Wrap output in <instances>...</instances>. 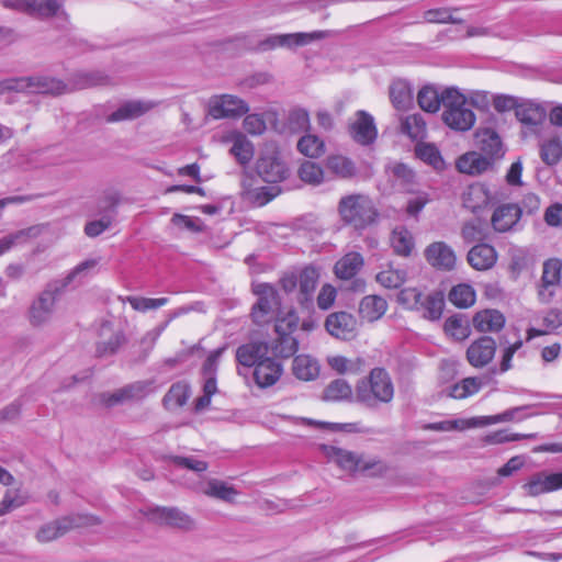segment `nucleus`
<instances>
[{
    "instance_id": "f257e3e1",
    "label": "nucleus",
    "mask_w": 562,
    "mask_h": 562,
    "mask_svg": "<svg viewBox=\"0 0 562 562\" xmlns=\"http://www.w3.org/2000/svg\"><path fill=\"white\" fill-rule=\"evenodd\" d=\"M394 397V385L390 374L383 368H374L369 376L358 381L355 398L369 408L390 403Z\"/></svg>"
},
{
    "instance_id": "f03ea898",
    "label": "nucleus",
    "mask_w": 562,
    "mask_h": 562,
    "mask_svg": "<svg viewBox=\"0 0 562 562\" xmlns=\"http://www.w3.org/2000/svg\"><path fill=\"white\" fill-rule=\"evenodd\" d=\"M337 209L341 221L356 229H364L373 224L378 216L372 200L360 193L342 196Z\"/></svg>"
},
{
    "instance_id": "7ed1b4c3",
    "label": "nucleus",
    "mask_w": 562,
    "mask_h": 562,
    "mask_svg": "<svg viewBox=\"0 0 562 562\" xmlns=\"http://www.w3.org/2000/svg\"><path fill=\"white\" fill-rule=\"evenodd\" d=\"M442 121L453 131L467 132L475 124V114L469 108L464 94L456 88L443 90Z\"/></svg>"
},
{
    "instance_id": "20e7f679",
    "label": "nucleus",
    "mask_w": 562,
    "mask_h": 562,
    "mask_svg": "<svg viewBox=\"0 0 562 562\" xmlns=\"http://www.w3.org/2000/svg\"><path fill=\"white\" fill-rule=\"evenodd\" d=\"M63 81L49 77L10 78L0 82V93L5 91L61 94L66 91Z\"/></svg>"
},
{
    "instance_id": "39448f33",
    "label": "nucleus",
    "mask_w": 562,
    "mask_h": 562,
    "mask_svg": "<svg viewBox=\"0 0 562 562\" xmlns=\"http://www.w3.org/2000/svg\"><path fill=\"white\" fill-rule=\"evenodd\" d=\"M64 291L63 284H59L56 280L46 284L45 289L30 305L29 321L32 326L40 327L52 319L56 302Z\"/></svg>"
},
{
    "instance_id": "423d86ee",
    "label": "nucleus",
    "mask_w": 562,
    "mask_h": 562,
    "mask_svg": "<svg viewBox=\"0 0 562 562\" xmlns=\"http://www.w3.org/2000/svg\"><path fill=\"white\" fill-rule=\"evenodd\" d=\"M258 296L251 308V318L257 325L270 323L278 315L281 300L277 289L269 283L257 284L254 289Z\"/></svg>"
},
{
    "instance_id": "0eeeda50",
    "label": "nucleus",
    "mask_w": 562,
    "mask_h": 562,
    "mask_svg": "<svg viewBox=\"0 0 562 562\" xmlns=\"http://www.w3.org/2000/svg\"><path fill=\"white\" fill-rule=\"evenodd\" d=\"M256 170L259 177L270 183H277L288 177L289 169L280 157V153L274 146L266 147L256 164Z\"/></svg>"
},
{
    "instance_id": "6e6552de",
    "label": "nucleus",
    "mask_w": 562,
    "mask_h": 562,
    "mask_svg": "<svg viewBox=\"0 0 562 562\" xmlns=\"http://www.w3.org/2000/svg\"><path fill=\"white\" fill-rule=\"evenodd\" d=\"M247 103L233 94L214 95L209 101V114L215 119L240 117L248 112Z\"/></svg>"
},
{
    "instance_id": "1a4fd4ad",
    "label": "nucleus",
    "mask_w": 562,
    "mask_h": 562,
    "mask_svg": "<svg viewBox=\"0 0 562 562\" xmlns=\"http://www.w3.org/2000/svg\"><path fill=\"white\" fill-rule=\"evenodd\" d=\"M521 488L530 497L552 493L562 488V471H539L529 476Z\"/></svg>"
},
{
    "instance_id": "9d476101",
    "label": "nucleus",
    "mask_w": 562,
    "mask_h": 562,
    "mask_svg": "<svg viewBox=\"0 0 562 562\" xmlns=\"http://www.w3.org/2000/svg\"><path fill=\"white\" fill-rule=\"evenodd\" d=\"M319 451L328 462L336 464L340 470L350 474L359 472L362 452L350 451L334 445H321Z\"/></svg>"
},
{
    "instance_id": "9b49d317",
    "label": "nucleus",
    "mask_w": 562,
    "mask_h": 562,
    "mask_svg": "<svg viewBox=\"0 0 562 562\" xmlns=\"http://www.w3.org/2000/svg\"><path fill=\"white\" fill-rule=\"evenodd\" d=\"M562 260L550 258L543 262L541 282L538 290L539 299L547 303L555 292V288L561 283Z\"/></svg>"
},
{
    "instance_id": "f8f14e48",
    "label": "nucleus",
    "mask_w": 562,
    "mask_h": 562,
    "mask_svg": "<svg viewBox=\"0 0 562 562\" xmlns=\"http://www.w3.org/2000/svg\"><path fill=\"white\" fill-rule=\"evenodd\" d=\"M150 520L183 530L194 528V520L177 507H153L147 513Z\"/></svg>"
},
{
    "instance_id": "ddd939ff",
    "label": "nucleus",
    "mask_w": 562,
    "mask_h": 562,
    "mask_svg": "<svg viewBox=\"0 0 562 562\" xmlns=\"http://www.w3.org/2000/svg\"><path fill=\"white\" fill-rule=\"evenodd\" d=\"M426 261L436 270L451 271L457 263L453 249L445 241H434L424 250Z\"/></svg>"
},
{
    "instance_id": "4468645a",
    "label": "nucleus",
    "mask_w": 562,
    "mask_h": 562,
    "mask_svg": "<svg viewBox=\"0 0 562 562\" xmlns=\"http://www.w3.org/2000/svg\"><path fill=\"white\" fill-rule=\"evenodd\" d=\"M7 8L35 14L40 18L56 15L61 9L59 0H2Z\"/></svg>"
},
{
    "instance_id": "2eb2a0df",
    "label": "nucleus",
    "mask_w": 562,
    "mask_h": 562,
    "mask_svg": "<svg viewBox=\"0 0 562 562\" xmlns=\"http://www.w3.org/2000/svg\"><path fill=\"white\" fill-rule=\"evenodd\" d=\"M325 328L333 337L348 340L356 336L357 319L350 313L335 312L326 317Z\"/></svg>"
},
{
    "instance_id": "dca6fc26",
    "label": "nucleus",
    "mask_w": 562,
    "mask_h": 562,
    "mask_svg": "<svg viewBox=\"0 0 562 562\" xmlns=\"http://www.w3.org/2000/svg\"><path fill=\"white\" fill-rule=\"evenodd\" d=\"M496 352V342L490 336H482L474 340L467 349V359L474 368L487 366Z\"/></svg>"
},
{
    "instance_id": "f3484780",
    "label": "nucleus",
    "mask_w": 562,
    "mask_h": 562,
    "mask_svg": "<svg viewBox=\"0 0 562 562\" xmlns=\"http://www.w3.org/2000/svg\"><path fill=\"white\" fill-rule=\"evenodd\" d=\"M157 105L156 102L153 101H142V100H132L124 102L121 104L117 110L112 112L108 117L106 122L114 123L121 121H130L135 120L150 110H153Z\"/></svg>"
},
{
    "instance_id": "a211bd4d",
    "label": "nucleus",
    "mask_w": 562,
    "mask_h": 562,
    "mask_svg": "<svg viewBox=\"0 0 562 562\" xmlns=\"http://www.w3.org/2000/svg\"><path fill=\"white\" fill-rule=\"evenodd\" d=\"M356 116V121L350 125L352 138L362 145L371 144L378 135L373 116L362 110L358 111Z\"/></svg>"
},
{
    "instance_id": "6ab92c4d",
    "label": "nucleus",
    "mask_w": 562,
    "mask_h": 562,
    "mask_svg": "<svg viewBox=\"0 0 562 562\" xmlns=\"http://www.w3.org/2000/svg\"><path fill=\"white\" fill-rule=\"evenodd\" d=\"M269 346L265 341H249L239 346L236 350V360L244 367H257L267 357Z\"/></svg>"
},
{
    "instance_id": "aec40b11",
    "label": "nucleus",
    "mask_w": 562,
    "mask_h": 562,
    "mask_svg": "<svg viewBox=\"0 0 562 562\" xmlns=\"http://www.w3.org/2000/svg\"><path fill=\"white\" fill-rule=\"evenodd\" d=\"M521 216V209L517 204H503L493 212L491 224L498 233L512 229Z\"/></svg>"
},
{
    "instance_id": "412c9836",
    "label": "nucleus",
    "mask_w": 562,
    "mask_h": 562,
    "mask_svg": "<svg viewBox=\"0 0 562 562\" xmlns=\"http://www.w3.org/2000/svg\"><path fill=\"white\" fill-rule=\"evenodd\" d=\"M467 259L473 269L484 271L496 263L497 252L488 244H477L469 250Z\"/></svg>"
},
{
    "instance_id": "4be33fe9",
    "label": "nucleus",
    "mask_w": 562,
    "mask_h": 562,
    "mask_svg": "<svg viewBox=\"0 0 562 562\" xmlns=\"http://www.w3.org/2000/svg\"><path fill=\"white\" fill-rule=\"evenodd\" d=\"M282 371L281 363L272 358H268L255 367L254 379L258 386L269 387L281 378Z\"/></svg>"
},
{
    "instance_id": "5701e85b",
    "label": "nucleus",
    "mask_w": 562,
    "mask_h": 562,
    "mask_svg": "<svg viewBox=\"0 0 562 562\" xmlns=\"http://www.w3.org/2000/svg\"><path fill=\"white\" fill-rule=\"evenodd\" d=\"M492 201V195L486 186L482 183H474L467 188L462 194V202L464 207L472 212L487 206Z\"/></svg>"
},
{
    "instance_id": "b1692460",
    "label": "nucleus",
    "mask_w": 562,
    "mask_h": 562,
    "mask_svg": "<svg viewBox=\"0 0 562 562\" xmlns=\"http://www.w3.org/2000/svg\"><path fill=\"white\" fill-rule=\"evenodd\" d=\"M200 492L205 496L227 503H233L239 495V492L233 485L217 479L207 480L201 485Z\"/></svg>"
},
{
    "instance_id": "393cba45",
    "label": "nucleus",
    "mask_w": 562,
    "mask_h": 562,
    "mask_svg": "<svg viewBox=\"0 0 562 562\" xmlns=\"http://www.w3.org/2000/svg\"><path fill=\"white\" fill-rule=\"evenodd\" d=\"M515 114L519 122L530 126L541 124L547 116L546 109L541 104L530 100L519 102Z\"/></svg>"
},
{
    "instance_id": "a878e982",
    "label": "nucleus",
    "mask_w": 562,
    "mask_h": 562,
    "mask_svg": "<svg viewBox=\"0 0 562 562\" xmlns=\"http://www.w3.org/2000/svg\"><path fill=\"white\" fill-rule=\"evenodd\" d=\"M505 325L504 315L496 310L477 312L473 317V326L477 331H499Z\"/></svg>"
},
{
    "instance_id": "bb28decb",
    "label": "nucleus",
    "mask_w": 562,
    "mask_h": 562,
    "mask_svg": "<svg viewBox=\"0 0 562 562\" xmlns=\"http://www.w3.org/2000/svg\"><path fill=\"white\" fill-rule=\"evenodd\" d=\"M387 310L386 301L379 295H367L359 304V315L367 322L380 319Z\"/></svg>"
},
{
    "instance_id": "cd10ccee",
    "label": "nucleus",
    "mask_w": 562,
    "mask_h": 562,
    "mask_svg": "<svg viewBox=\"0 0 562 562\" xmlns=\"http://www.w3.org/2000/svg\"><path fill=\"white\" fill-rule=\"evenodd\" d=\"M491 164V157L487 158L476 151H471L462 155L457 160V168L462 173L480 175L486 171Z\"/></svg>"
},
{
    "instance_id": "c85d7f7f",
    "label": "nucleus",
    "mask_w": 562,
    "mask_h": 562,
    "mask_svg": "<svg viewBox=\"0 0 562 562\" xmlns=\"http://www.w3.org/2000/svg\"><path fill=\"white\" fill-rule=\"evenodd\" d=\"M319 272L313 266L304 267L299 274L300 296L302 304L310 302L318 283Z\"/></svg>"
},
{
    "instance_id": "c756f323",
    "label": "nucleus",
    "mask_w": 562,
    "mask_h": 562,
    "mask_svg": "<svg viewBox=\"0 0 562 562\" xmlns=\"http://www.w3.org/2000/svg\"><path fill=\"white\" fill-rule=\"evenodd\" d=\"M391 471L390 464L382 458L373 454H361L359 472L370 477H383Z\"/></svg>"
},
{
    "instance_id": "7c9ffc66",
    "label": "nucleus",
    "mask_w": 562,
    "mask_h": 562,
    "mask_svg": "<svg viewBox=\"0 0 562 562\" xmlns=\"http://www.w3.org/2000/svg\"><path fill=\"white\" fill-rule=\"evenodd\" d=\"M476 143L481 150L490 156L498 157L502 155V140L498 134L492 128H480L475 133Z\"/></svg>"
},
{
    "instance_id": "2f4dec72",
    "label": "nucleus",
    "mask_w": 562,
    "mask_h": 562,
    "mask_svg": "<svg viewBox=\"0 0 562 562\" xmlns=\"http://www.w3.org/2000/svg\"><path fill=\"white\" fill-rule=\"evenodd\" d=\"M363 266V257L359 252H348L335 265V273L339 279L353 278Z\"/></svg>"
},
{
    "instance_id": "473e14b6",
    "label": "nucleus",
    "mask_w": 562,
    "mask_h": 562,
    "mask_svg": "<svg viewBox=\"0 0 562 562\" xmlns=\"http://www.w3.org/2000/svg\"><path fill=\"white\" fill-rule=\"evenodd\" d=\"M401 132L413 140H422L427 136V123L419 113L401 117Z\"/></svg>"
},
{
    "instance_id": "72a5a7b5",
    "label": "nucleus",
    "mask_w": 562,
    "mask_h": 562,
    "mask_svg": "<svg viewBox=\"0 0 562 562\" xmlns=\"http://www.w3.org/2000/svg\"><path fill=\"white\" fill-rule=\"evenodd\" d=\"M390 99L397 110H406L413 102V90L406 80H395L390 86Z\"/></svg>"
},
{
    "instance_id": "f704fd0d",
    "label": "nucleus",
    "mask_w": 562,
    "mask_h": 562,
    "mask_svg": "<svg viewBox=\"0 0 562 562\" xmlns=\"http://www.w3.org/2000/svg\"><path fill=\"white\" fill-rule=\"evenodd\" d=\"M293 374L302 381L314 380L319 373V367L316 360L310 356H296L292 364Z\"/></svg>"
},
{
    "instance_id": "c9c22d12",
    "label": "nucleus",
    "mask_w": 562,
    "mask_h": 562,
    "mask_svg": "<svg viewBox=\"0 0 562 562\" xmlns=\"http://www.w3.org/2000/svg\"><path fill=\"white\" fill-rule=\"evenodd\" d=\"M146 391V385L143 383H135L128 386H125L121 390L112 394H103L102 398L105 405L113 406L119 403H123L124 401L132 398H140L144 396Z\"/></svg>"
},
{
    "instance_id": "e433bc0d",
    "label": "nucleus",
    "mask_w": 562,
    "mask_h": 562,
    "mask_svg": "<svg viewBox=\"0 0 562 562\" xmlns=\"http://www.w3.org/2000/svg\"><path fill=\"white\" fill-rule=\"evenodd\" d=\"M327 362L339 374H358L364 368V360L360 357L348 359L344 356H333L327 359Z\"/></svg>"
},
{
    "instance_id": "4c0bfd02",
    "label": "nucleus",
    "mask_w": 562,
    "mask_h": 562,
    "mask_svg": "<svg viewBox=\"0 0 562 562\" xmlns=\"http://www.w3.org/2000/svg\"><path fill=\"white\" fill-rule=\"evenodd\" d=\"M391 245L397 255L407 257L412 254L415 244L412 233L406 227L398 226L392 232Z\"/></svg>"
},
{
    "instance_id": "58836bf2",
    "label": "nucleus",
    "mask_w": 562,
    "mask_h": 562,
    "mask_svg": "<svg viewBox=\"0 0 562 562\" xmlns=\"http://www.w3.org/2000/svg\"><path fill=\"white\" fill-rule=\"evenodd\" d=\"M328 35L326 31H315L311 33H290L280 34V47L294 48L305 46L313 41L325 38Z\"/></svg>"
},
{
    "instance_id": "ea45409f",
    "label": "nucleus",
    "mask_w": 562,
    "mask_h": 562,
    "mask_svg": "<svg viewBox=\"0 0 562 562\" xmlns=\"http://www.w3.org/2000/svg\"><path fill=\"white\" fill-rule=\"evenodd\" d=\"M417 102L424 111L436 113L443 106V91L439 93L434 87L425 86L418 91Z\"/></svg>"
},
{
    "instance_id": "a19ab883",
    "label": "nucleus",
    "mask_w": 562,
    "mask_h": 562,
    "mask_svg": "<svg viewBox=\"0 0 562 562\" xmlns=\"http://www.w3.org/2000/svg\"><path fill=\"white\" fill-rule=\"evenodd\" d=\"M445 306L443 296L440 293H431L422 297V306L417 308L423 316L430 321H437L441 317Z\"/></svg>"
},
{
    "instance_id": "79ce46f5",
    "label": "nucleus",
    "mask_w": 562,
    "mask_h": 562,
    "mask_svg": "<svg viewBox=\"0 0 562 562\" xmlns=\"http://www.w3.org/2000/svg\"><path fill=\"white\" fill-rule=\"evenodd\" d=\"M445 331L457 340H464L471 334L470 322L464 315H453L446 319Z\"/></svg>"
},
{
    "instance_id": "37998d69",
    "label": "nucleus",
    "mask_w": 562,
    "mask_h": 562,
    "mask_svg": "<svg viewBox=\"0 0 562 562\" xmlns=\"http://www.w3.org/2000/svg\"><path fill=\"white\" fill-rule=\"evenodd\" d=\"M352 397V389L344 379L331 381L323 392V400L330 402L347 401Z\"/></svg>"
},
{
    "instance_id": "c03bdc74",
    "label": "nucleus",
    "mask_w": 562,
    "mask_h": 562,
    "mask_svg": "<svg viewBox=\"0 0 562 562\" xmlns=\"http://www.w3.org/2000/svg\"><path fill=\"white\" fill-rule=\"evenodd\" d=\"M27 501V493L21 488L7 490L2 501L0 502V517L25 505Z\"/></svg>"
},
{
    "instance_id": "a18cd8bd",
    "label": "nucleus",
    "mask_w": 562,
    "mask_h": 562,
    "mask_svg": "<svg viewBox=\"0 0 562 562\" xmlns=\"http://www.w3.org/2000/svg\"><path fill=\"white\" fill-rule=\"evenodd\" d=\"M483 385L482 378H465L451 387L449 395L453 398L462 400L477 393Z\"/></svg>"
},
{
    "instance_id": "49530a36",
    "label": "nucleus",
    "mask_w": 562,
    "mask_h": 562,
    "mask_svg": "<svg viewBox=\"0 0 562 562\" xmlns=\"http://www.w3.org/2000/svg\"><path fill=\"white\" fill-rule=\"evenodd\" d=\"M71 82L76 89H87L106 85L109 77L100 71H79L72 76Z\"/></svg>"
},
{
    "instance_id": "de8ad7c7",
    "label": "nucleus",
    "mask_w": 562,
    "mask_h": 562,
    "mask_svg": "<svg viewBox=\"0 0 562 562\" xmlns=\"http://www.w3.org/2000/svg\"><path fill=\"white\" fill-rule=\"evenodd\" d=\"M190 395L189 386L186 383L173 384L164 397V404L168 409L182 407Z\"/></svg>"
},
{
    "instance_id": "09e8293b",
    "label": "nucleus",
    "mask_w": 562,
    "mask_h": 562,
    "mask_svg": "<svg viewBox=\"0 0 562 562\" xmlns=\"http://www.w3.org/2000/svg\"><path fill=\"white\" fill-rule=\"evenodd\" d=\"M327 169L339 178H350L356 173L355 164L341 155L329 156L326 160Z\"/></svg>"
},
{
    "instance_id": "8fccbe9b",
    "label": "nucleus",
    "mask_w": 562,
    "mask_h": 562,
    "mask_svg": "<svg viewBox=\"0 0 562 562\" xmlns=\"http://www.w3.org/2000/svg\"><path fill=\"white\" fill-rule=\"evenodd\" d=\"M254 146L246 136L238 134L233 139L231 154L240 165H247L254 157Z\"/></svg>"
},
{
    "instance_id": "3c124183",
    "label": "nucleus",
    "mask_w": 562,
    "mask_h": 562,
    "mask_svg": "<svg viewBox=\"0 0 562 562\" xmlns=\"http://www.w3.org/2000/svg\"><path fill=\"white\" fill-rule=\"evenodd\" d=\"M71 522L66 518L44 525L36 533V538L41 542H48L63 536L69 528Z\"/></svg>"
},
{
    "instance_id": "603ef678",
    "label": "nucleus",
    "mask_w": 562,
    "mask_h": 562,
    "mask_svg": "<svg viewBox=\"0 0 562 562\" xmlns=\"http://www.w3.org/2000/svg\"><path fill=\"white\" fill-rule=\"evenodd\" d=\"M540 157L548 166L558 164L562 157V143L560 138L552 137L543 140L540 145Z\"/></svg>"
},
{
    "instance_id": "864d4df0",
    "label": "nucleus",
    "mask_w": 562,
    "mask_h": 562,
    "mask_svg": "<svg viewBox=\"0 0 562 562\" xmlns=\"http://www.w3.org/2000/svg\"><path fill=\"white\" fill-rule=\"evenodd\" d=\"M449 301L458 307H469L475 302V291L469 284H458L451 289Z\"/></svg>"
},
{
    "instance_id": "5fc2aeb1",
    "label": "nucleus",
    "mask_w": 562,
    "mask_h": 562,
    "mask_svg": "<svg viewBox=\"0 0 562 562\" xmlns=\"http://www.w3.org/2000/svg\"><path fill=\"white\" fill-rule=\"evenodd\" d=\"M476 427L475 417L470 419H453V420H441L437 423H429L423 426L425 430L432 431H452V430H464L468 428Z\"/></svg>"
},
{
    "instance_id": "6e6d98bb",
    "label": "nucleus",
    "mask_w": 562,
    "mask_h": 562,
    "mask_svg": "<svg viewBox=\"0 0 562 562\" xmlns=\"http://www.w3.org/2000/svg\"><path fill=\"white\" fill-rule=\"evenodd\" d=\"M98 265V259H87L70 270L65 278L58 279L56 281L59 284H63V288L66 289L74 281L81 280L82 278L87 277L92 270L95 269Z\"/></svg>"
},
{
    "instance_id": "4d7b16f0",
    "label": "nucleus",
    "mask_w": 562,
    "mask_h": 562,
    "mask_svg": "<svg viewBox=\"0 0 562 562\" xmlns=\"http://www.w3.org/2000/svg\"><path fill=\"white\" fill-rule=\"evenodd\" d=\"M297 149L306 157L317 158L324 154L325 144L316 135L307 134L299 140Z\"/></svg>"
},
{
    "instance_id": "13d9d810",
    "label": "nucleus",
    "mask_w": 562,
    "mask_h": 562,
    "mask_svg": "<svg viewBox=\"0 0 562 562\" xmlns=\"http://www.w3.org/2000/svg\"><path fill=\"white\" fill-rule=\"evenodd\" d=\"M415 153L420 160L429 164L436 169H439L443 166L440 151L434 144L419 143L415 147Z\"/></svg>"
},
{
    "instance_id": "bf43d9fd",
    "label": "nucleus",
    "mask_w": 562,
    "mask_h": 562,
    "mask_svg": "<svg viewBox=\"0 0 562 562\" xmlns=\"http://www.w3.org/2000/svg\"><path fill=\"white\" fill-rule=\"evenodd\" d=\"M527 408H528V406L515 407V408L507 409V411L503 412L502 414H497L494 416L475 417V424H476V427H484V426H488V425L497 424V423H502V422H509V420H514V419L520 420V419L525 418V416H519V413Z\"/></svg>"
},
{
    "instance_id": "052dcab7",
    "label": "nucleus",
    "mask_w": 562,
    "mask_h": 562,
    "mask_svg": "<svg viewBox=\"0 0 562 562\" xmlns=\"http://www.w3.org/2000/svg\"><path fill=\"white\" fill-rule=\"evenodd\" d=\"M299 349V341L292 335H278L272 345V350L277 357L290 358Z\"/></svg>"
},
{
    "instance_id": "680f3d73",
    "label": "nucleus",
    "mask_w": 562,
    "mask_h": 562,
    "mask_svg": "<svg viewBox=\"0 0 562 562\" xmlns=\"http://www.w3.org/2000/svg\"><path fill=\"white\" fill-rule=\"evenodd\" d=\"M453 11L449 8L430 9L424 12V19L428 23H451L461 24L463 20L453 15Z\"/></svg>"
},
{
    "instance_id": "e2e57ef3",
    "label": "nucleus",
    "mask_w": 562,
    "mask_h": 562,
    "mask_svg": "<svg viewBox=\"0 0 562 562\" xmlns=\"http://www.w3.org/2000/svg\"><path fill=\"white\" fill-rule=\"evenodd\" d=\"M299 177L308 184L317 186L323 182L324 171L316 162L306 160L299 169Z\"/></svg>"
},
{
    "instance_id": "0e129e2a",
    "label": "nucleus",
    "mask_w": 562,
    "mask_h": 562,
    "mask_svg": "<svg viewBox=\"0 0 562 562\" xmlns=\"http://www.w3.org/2000/svg\"><path fill=\"white\" fill-rule=\"evenodd\" d=\"M406 273L403 270L386 269L376 274V281L384 288L396 289L405 282Z\"/></svg>"
},
{
    "instance_id": "69168bd1",
    "label": "nucleus",
    "mask_w": 562,
    "mask_h": 562,
    "mask_svg": "<svg viewBox=\"0 0 562 562\" xmlns=\"http://www.w3.org/2000/svg\"><path fill=\"white\" fill-rule=\"evenodd\" d=\"M274 330L277 335H292L299 326V316L294 311H289L283 316H276Z\"/></svg>"
},
{
    "instance_id": "338daca9",
    "label": "nucleus",
    "mask_w": 562,
    "mask_h": 562,
    "mask_svg": "<svg viewBox=\"0 0 562 562\" xmlns=\"http://www.w3.org/2000/svg\"><path fill=\"white\" fill-rule=\"evenodd\" d=\"M423 295V292L417 288H405L398 293L397 301L406 308L417 311L422 306Z\"/></svg>"
},
{
    "instance_id": "774afa93",
    "label": "nucleus",
    "mask_w": 562,
    "mask_h": 562,
    "mask_svg": "<svg viewBox=\"0 0 562 562\" xmlns=\"http://www.w3.org/2000/svg\"><path fill=\"white\" fill-rule=\"evenodd\" d=\"M124 336L122 333H112L111 336L97 345V355L99 357H106L115 353L117 349L123 345Z\"/></svg>"
}]
</instances>
